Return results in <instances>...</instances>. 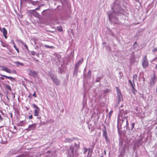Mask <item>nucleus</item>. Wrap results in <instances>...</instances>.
Masks as SVG:
<instances>
[{"mask_svg":"<svg viewBox=\"0 0 157 157\" xmlns=\"http://www.w3.org/2000/svg\"><path fill=\"white\" fill-rule=\"evenodd\" d=\"M2 29L0 27V30L1 31H2Z\"/></svg>","mask_w":157,"mask_h":157,"instance_id":"60","label":"nucleus"},{"mask_svg":"<svg viewBox=\"0 0 157 157\" xmlns=\"http://www.w3.org/2000/svg\"><path fill=\"white\" fill-rule=\"evenodd\" d=\"M56 29L59 32H62L63 31L62 27L61 26H57Z\"/></svg>","mask_w":157,"mask_h":157,"instance_id":"27","label":"nucleus"},{"mask_svg":"<svg viewBox=\"0 0 157 157\" xmlns=\"http://www.w3.org/2000/svg\"><path fill=\"white\" fill-rule=\"evenodd\" d=\"M3 120V118L1 116L0 114V122H1Z\"/></svg>","mask_w":157,"mask_h":157,"instance_id":"47","label":"nucleus"},{"mask_svg":"<svg viewBox=\"0 0 157 157\" xmlns=\"http://www.w3.org/2000/svg\"><path fill=\"white\" fill-rule=\"evenodd\" d=\"M0 67L1 68V70L2 71H5L6 72L10 73H11L10 70L6 67L0 66Z\"/></svg>","mask_w":157,"mask_h":157,"instance_id":"15","label":"nucleus"},{"mask_svg":"<svg viewBox=\"0 0 157 157\" xmlns=\"http://www.w3.org/2000/svg\"><path fill=\"white\" fill-rule=\"evenodd\" d=\"M155 69L157 70V64L156 65L155 67Z\"/></svg>","mask_w":157,"mask_h":157,"instance_id":"55","label":"nucleus"},{"mask_svg":"<svg viewBox=\"0 0 157 157\" xmlns=\"http://www.w3.org/2000/svg\"><path fill=\"white\" fill-rule=\"evenodd\" d=\"M129 113L127 110L124 111L123 110H121L120 113L118 114V117L117 120V129L118 131L121 128V124H123L124 121L125 122V127L127 128H128V117L126 115Z\"/></svg>","mask_w":157,"mask_h":157,"instance_id":"3","label":"nucleus"},{"mask_svg":"<svg viewBox=\"0 0 157 157\" xmlns=\"http://www.w3.org/2000/svg\"><path fill=\"white\" fill-rule=\"evenodd\" d=\"M137 44L136 42H135L133 44V47L135 48H136L137 46Z\"/></svg>","mask_w":157,"mask_h":157,"instance_id":"37","label":"nucleus"},{"mask_svg":"<svg viewBox=\"0 0 157 157\" xmlns=\"http://www.w3.org/2000/svg\"><path fill=\"white\" fill-rule=\"evenodd\" d=\"M25 155L23 154L18 156H17L16 157H25Z\"/></svg>","mask_w":157,"mask_h":157,"instance_id":"41","label":"nucleus"},{"mask_svg":"<svg viewBox=\"0 0 157 157\" xmlns=\"http://www.w3.org/2000/svg\"><path fill=\"white\" fill-rule=\"evenodd\" d=\"M0 111L1 113H3V112H2V111H1V110H0Z\"/></svg>","mask_w":157,"mask_h":157,"instance_id":"63","label":"nucleus"},{"mask_svg":"<svg viewBox=\"0 0 157 157\" xmlns=\"http://www.w3.org/2000/svg\"><path fill=\"white\" fill-rule=\"evenodd\" d=\"M28 98H30V99H31L32 98V97L31 96V93L29 94L28 96Z\"/></svg>","mask_w":157,"mask_h":157,"instance_id":"49","label":"nucleus"},{"mask_svg":"<svg viewBox=\"0 0 157 157\" xmlns=\"http://www.w3.org/2000/svg\"><path fill=\"white\" fill-rule=\"evenodd\" d=\"M40 110H34V116H39V113L40 112Z\"/></svg>","mask_w":157,"mask_h":157,"instance_id":"23","label":"nucleus"},{"mask_svg":"<svg viewBox=\"0 0 157 157\" xmlns=\"http://www.w3.org/2000/svg\"><path fill=\"white\" fill-rule=\"evenodd\" d=\"M29 75L32 76L34 78H35L37 75V74L35 71L30 70H29Z\"/></svg>","mask_w":157,"mask_h":157,"instance_id":"10","label":"nucleus"},{"mask_svg":"<svg viewBox=\"0 0 157 157\" xmlns=\"http://www.w3.org/2000/svg\"><path fill=\"white\" fill-rule=\"evenodd\" d=\"M6 89H8L10 90L11 91V88L10 86L8 84L6 85Z\"/></svg>","mask_w":157,"mask_h":157,"instance_id":"30","label":"nucleus"},{"mask_svg":"<svg viewBox=\"0 0 157 157\" xmlns=\"http://www.w3.org/2000/svg\"><path fill=\"white\" fill-rule=\"evenodd\" d=\"M104 154H106V151L105 150H104Z\"/></svg>","mask_w":157,"mask_h":157,"instance_id":"58","label":"nucleus"},{"mask_svg":"<svg viewBox=\"0 0 157 157\" xmlns=\"http://www.w3.org/2000/svg\"><path fill=\"white\" fill-rule=\"evenodd\" d=\"M128 82L130 84L131 86H132V85L133 84V82H132V81L130 80H128Z\"/></svg>","mask_w":157,"mask_h":157,"instance_id":"43","label":"nucleus"},{"mask_svg":"<svg viewBox=\"0 0 157 157\" xmlns=\"http://www.w3.org/2000/svg\"><path fill=\"white\" fill-rule=\"evenodd\" d=\"M17 67H18L19 65H21V66H24V64L23 63H20L19 62H14Z\"/></svg>","mask_w":157,"mask_h":157,"instance_id":"26","label":"nucleus"},{"mask_svg":"<svg viewBox=\"0 0 157 157\" xmlns=\"http://www.w3.org/2000/svg\"><path fill=\"white\" fill-rule=\"evenodd\" d=\"M31 53L33 55H34L36 54V52L34 51H31Z\"/></svg>","mask_w":157,"mask_h":157,"instance_id":"44","label":"nucleus"},{"mask_svg":"<svg viewBox=\"0 0 157 157\" xmlns=\"http://www.w3.org/2000/svg\"><path fill=\"white\" fill-rule=\"evenodd\" d=\"M37 125V123H33L31 125H29L28 127V128L26 129L28 131H31L35 130L36 128V126Z\"/></svg>","mask_w":157,"mask_h":157,"instance_id":"8","label":"nucleus"},{"mask_svg":"<svg viewBox=\"0 0 157 157\" xmlns=\"http://www.w3.org/2000/svg\"><path fill=\"white\" fill-rule=\"evenodd\" d=\"M6 98H7V99L8 100H9V98L8 97V96H7V95H6Z\"/></svg>","mask_w":157,"mask_h":157,"instance_id":"53","label":"nucleus"},{"mask_svg":"<svg viewBox=\"0 0 157 157\" xmlns=\"http://www.w3.org/2000/svg\"><path fill=\"white\" fill-rule=\"evenodd\" d=\"M107 33L109 35H110L112 36H114V33L112 32L111 30L109 29H108L107 31Z\"/></svg>","mask_w":157,"mask_h":157,"instance_id":"20","label":"nucleus"},{"mask_svg":"<svg viewBox=\"0 0 157 157\" xmlns=\"http://www.w3.org/2000/svg\"><path fill=\"white\" fill-rule=\"evenodd\" d=\"M136 2H138L139 1V0H135Z\"/></svg>","mask_w":157,"mask_h":157,"instance_id":"61","label":"nucleus"},{"mask_svg":"<svg viewBox=\"0 0 157 157\" xmlns=\"http://www.w3.org/2000/svg\"><path fill=\"white\" fill-rule=\"evenodd\" d=\"M107 133L106 132V129H105V130H103V136H107Z\"/></svg>","mask_w":157,"mask_h":157,"instance_id":"31","label":"nucleus"},{"mask_svg":"<svg viewBox=\"0 0 157 157\" xmlns=\"http://www.w3.org/2000/svg\"><path fill=\"white\" fill-rule=\"evenodd\" d=\"M103 77V76L102 75L100 77H97L95 80V82H100Z\"/></svg>","mask_w":157,"mask_h":157,"instance_id":"21","label":"nucleus"},{"mask_svg":"<svg viewBox=\"0 0 157 157\" xmlns=\"http://www.w3.org/2000/svg\"><path fill=\"white\" fill-rule=\"evenodd\" d=\"M83 58H82L75 64L74 67L78 68L79 66L83 63Z\"/></svg>","mask_w":157,"mask_h":157,"instance_id":"12","label":"nucleus"},{"mask_svg":"<svg viewBox=\"0 0 157 157\" xmlns=\"http://www.w3.org/2000/svg\"><path fill=\"white\" fill-rule=\"evenodd\" d=\"M0 79H2V80H4V78L3 77H1L0 78Z\"/></svg>","mask_w":157,"mask_h":157,"instance_id":"52","label":"nucleus"},{"mask_svg":"<svg viewBox=\"0 0 157 157\" xmlns=\"http://www.w3.org/2000/svg\"><path fill=\"white\" fill-rule=\"evenodd\" d=\"M33 96L35 97H36V93L35 92H34L33 94Z\"/></svg>","mask_w":157,"mask_h":157,"instance_id":"46","label":"nucleus"},{"mask_svg":"<svg viewBox=\"0 0 157 157\" xmlns=\"http://www.w3.org/2000/svg\"><path fill=\"white\" fill-rule=\"evenodd\" d=\"M81 142V140L76 139L74 143L69 146V148L67 149V156L68 157H74V156L76 157L79 155L78 151L80 148Z\"/></svg>","mask_w":157,"mask_h":157,"instance_id":"2","label":"nucleus"},{"mask_svg":"<svg viewBox=\"0 0 157 157\" xmlns=\"http://www.w3.org/2000/svg\"><path fill=\"white\" fill-rule=\"evenodd\" d=\"M33 16L38 18H39L40 17V15L39 13L36 11H35L34 12Z\"/></svg>","mask_w":157,"mask_h":157,"instance_id":"25","label":"nucleus"},{"mask_svg":"<svg viewBox=\"0 0 157 157\" xmlns=\"http://www.w3.org/2000/svg\"><path fill=\"white\" fill-rule=\"evenodd\" d=\"M112 11L107 12L109 19L111 24H119L120 22L116 16L122 14L123 10L121 6L120 0H115L111 5Z\"/></svg>","mask_w":157,"mask_h":157,"instance_id":"1","label":"nucleus"},{"mask_svg":"<svg viewBox=\"0 0 157 157\" xmlns=\"http://www.w3.org/2000/svg\"><path fill=\"white\" fill-rule=\"evenodd\" d=\"M63 71V70L60 67H59L58 69V72L59 73H62Z\"/></svg>","mask_w":157,"mask_h":157,"instance_id":"36","label":"nucleus"},{"mask_svg":"<svg viewBox=\"0 0 157 157\" xmlns=\"http://www.w3.org/2000/svg\"><path fill=\"white\" fill-rule=\"evenodd\" d=\"M113 113V111L111 110L110 111L109 113V115H108V117L109 118H110L111 116V115L112 114V113Z\"/></svg>","mask_w":157,"mask_h":157,"instance_id":"35","label":"nucleus"},{"mask_svg":"<svg viewBox=\"0 0 157 157\" xmlns=\"http://www.w3.org/2000/svg\"><path fill=\"white\" fill-rule=\"evenodd\" d=\"M20 126H23L25 125V123L23 121H21L20 122Z\"/></svg>","mask_w":157,"mask_h":157,"instance_id":"38","label":"nucleus"},{"mask_svg":"<svg viewBox=\"0 0 157 157\" xmlns=\"http://www.w3.org/2000/svg\"><path fill=\"white\" fill-rule=\"evenodd\" d=\"M35 12V10H31L29 11V13L33 14V15L34 14V12Z\"/></svg>","mask_w":157,"mask_h":157,"instance_id":"39","label":"nucleus"},{"mask_svg":"<svg viewBox=\"0 0 157 157\" xmlns=\"http://www.w3.org/2000/svg\"><path fill=\"white\" fill-rule=\"evenodd\" d=\"M42 15L46 17H48L50 14V11L49 9L44 10L42 12Z\"/></svg>","mask_w":157,"mask_h":157,"instance_id":"6","label":"nucleus"},{"mask_svg":"<svg viewBox=\"0 0 157 157\" xmlns=\"http://www.w3.org/2000/svg\"><path fill=\"white\" fill-rule=\"evenodd\" d=\"M84 77L86 79H90L91 77V71L90 70H89L87 74H83Z\"/></svg>","mask_w":157,"mask_h":157,"instance_id":"11","label":"nucleus"},{"mask_svg":"<svg viewBox=\"0 0 157 157\" xmlns=\"http://www.w3.org/2000/svg\"><path fill=\"white\" fill-rule=\"evenodd\" d=\"M49 75L54 84L57 86L60 85V81L58 78H57L56 75L53 74L52 72H49Z\"/></svg>","mask_w":157,"mask_h":157,"instance_id":"4","label":"nucleus"},{"mask_svg":"<svg viewBox=\"0 0 157 157\" xmlns=\"http://www.w3.org/2000/svg\"><path fill=\"white\" fill-rule=\"evenodd\" d=\"M43 125V124H42L40 123V126L41 125Z\"/></svg>","mask_w":157,"mask_h":157,"instance_id":"62","label":"nucleus"},{"mask_svg":"<svg viewBox=\"0 0 157 157\" xmlns=\"http://www.w3.org/2000/svg\"><path fill=\"white\" fill-rule=\"evenodd\" d=\"M33 118V115H31L29 116V119H32Z\"/></svg>","mask_w":157,"mask_h":157,"instance_id":"45","label":"nucleus"},{"mask_svg":"<svg viewBox=\"0 0 157 157\" xmlns=\"http://www.w3.org/2000/svg\"><path fill=\"white\" fill-rule=\"evenodd\" d=\"M123 144V142L121 140H120L119 141V148L121 147Z\"/></svg>","mask_w":157,"mask_h":157,"instance_id":"29","label":"nucleus"},{"mask_svg":"<svg viewBox=\"0 0 157 157\" xmlns=\"http://www.w3.org/2000/svg\"><path fill=\"white\" fill-rule=\"evenodd\" d=\"M13 115L12 113H11V117L12 118V117Z\"/></svg>","mask_w":157,"mask_h":157,"instance_id":"59","label":"nucleus"},{"mask_svg":"<svg viewBox=\"0 0 157 157\" xmlns=\"http://www.w3.org/2000/svg\"><path fill=\"white\" fill-rule=\"evenodd\" d=\"M78 68L74 67V71L73 73L74 76L77 77L78 75Z\"/></svg>","mask_w":157,"mask_h":157,"instance_id":"17","label":"nucleus"},{"mask_svg":"<svg viewBox=\"0 0 157 157\" xmlns=\"http://www.w3.org/2000/svg\"><path fill=\"white\" fill-rule=\"evenodd\" d=\"M0 75L4 77H6V78L10 79L11 80L13 79L14 80H15V79L11 77L8 76H7L6 75H2L1 74H0Z\"/></svg>","mask_w":157,"mask_h":157,"instance_id":"24","label":"nucleus"},{"mask_svg":"<svg viewBox=\"0 0 157 157\" xmlns=\"http://www.w3.org/2000/svg\"><path fill=\"white\" fill-rule=\"evenodd\" d=\"M137 76L136 74H134L133 75V80L134 81V80H136Z\"/></svg>","mask_w":157,"mask_h":157,"instance_id":"32","label":"nucleus"},{"mask_svg":"<svg viewBox=\"0 0 157 157\" xmlns=\"http://www.w3.org/2000/svg\"><path fill=\"white\" fill-rule=\"evenodd\" d=\"M54 58L55 59V60L56 61V62H60V61L61 59V56L59 54H55L54 55Z\"/></svg>","mask_w":157,"mask_h":157,"instance_id":"14","label":"nucleus"},{"mask_svg":"<svg viewBox=\"0 0 157 157\" xmlns=\"http://www.w3.org/2000/svg\"><path fill=\"white\" fill-rule=\"evenodd\" d=\"M135 124L134 123H132L131 124V128H130L128 127V128H127L126 127H125V125L124 126V128H126V130H131L132 131L133 130V129L134 127Z\"/></svg>","mask_w":157,"mask_h":157,"instance_id":"18","label":"nucleus"},{"mask_svg":"<svg viewBox=\"0 0 157 157\" xmlns=\"http://www.w3.org/2000/svg\"><path fill=\"white\" fill-rule=\"evenodd\" d=\"M10 154H11L12 155H13L15 154L17 152H15L14 151H10Z\"/></svg>","mask_w":157,"mask_h":157,"instance_id":"42","label":"nucleus"},{"mask_svg":"<svg viewBox=\"0 0 157 157\" xmlns=\"http://www.w3.org/2000/svg\"><path fill=\"white\" fill-rule=\"evenodd\" d=\"M20 42L22 44L25 48L28 51H29L27 45L21 40H19Z\"/></svg>","mask_w":157,"mask_h":157,"instance_id":"19","label":"nucleus"},{"mask_svg":"<svg viewBox=\"0 0 157 157\" xmlns=\"http://www.w3.org/2000/svg\"><path fill=\"white\" fill-rule=\"evenodd\" d=\"M84 149V151H83V153L85 154L86 153V152L87 151V149L86 147L83 148Z\"/></svg>","mask_w":157,"mask_h":157,"instance_id":"40","label":"nucleus"},{"mask_svg":"<svg viewBox=\"0 0 157 157\" xmlns=\"http://www.w3.org/2000/svg\"><path fill=\"white\" fill-rule=\"evenodd\" d=\"M105 137V139L106 141L108 140V138H107V136H104Z\"/></svg>","mask_w":157,"mask_h":157,"instance_id":"51","label":"nucleus"},{"mask_svg":"<svg viewBox=\"0 0 157 157\" xmlns=\"http://www.w3.org/2000/svg\"><path fill=\"white\" fill-rule=\"evenodd\" d=\"M156 80L157 78H156L155 75H154L153 76L151 77L149 83L150 86H153L156 82Z\"/></svg>","mask_w":157,"mask_h":157,"instance_id":"7","label":"nucleus"},{"mask_svg":"<svg viewBox=\"0 0 157 157\" xmlns=\"http://www.w3.org/2000/svg\"><path fill=\"white\" fill-rule=\"evenodd\" d=\"M12 94L13 95V99L15 97V95L14 93H12Z\"/></svg>","mask_w":157,"mask_h":157,"instance_id":"50","label":"nucleus"},{"mask_svg":"<svg viewBox=\"0 0 157 157\" xmlns=\"http://www.w3.org/2000/svg\"><path fill=\"white\" fill-rule=\"evenodd\" d=\"M133 84L132 85V86H131L133 90L135 91L136 92H137L136 90L135 89L134 86H135V84H134V81H133Z\"/></svg>","mask_w":157,"mask_h":157,"instance_id":"33","label":"nucleus"},{"mask_svg":"<svg viewBox=\"0 0 157 157\" xmlns=\"http://www.w3.org/2000/svg\"><path fill=\"white\" fill-rule=\"evenodd\" d=\"M11 42L13 44V47L15 48V49L17 51V52L18 53H19V49L18 48H17L16 47V45H15V44L13 40H12L11 41Z\"/></svg>","mask_w":157,"mask_h":157,"instance_id":"22","label":"nucleus"},{"mask_svg":"<svg viewBox=\"0 0 157 157\" xmlns=\"http://www.w3.org/2000/svg\"><path fill=\"white\" fill-rule=\"evenodd\" d=\"M142 64L143 67L144 68H145L147 67V56H144L143 59Z\"/></svg>","mask_w":157,"mask_h":157,"instance_id":"9","label":"nucleus"},{"mask_svg":"<svg viewBox=\"0 0 157 157\" xmlns=\"http://www.w3.org/2000/svg\"><path fill=\"white\" fill-rule=\"evenodd\" d=\"M33 107L36 109L35 110H40V108L35 104H33Z\"/></svg>","mask_w":157,"mask_h":157,"instance_id":"28","label":"nucleus"},{"mask_svg":"<svg viewBox=\"0 0 157 157\" xmlns=\"http://www.w3.org/2000/svg\"><path fill=\"white\" fill-rule=\"evenodd\" d=\"M76 139H77L76 137L72 138H66L65 141L66 143H71L73 142L74 140H76Z\"/></svg>","mask_w":157,"mask_h":157,"instance_id":"13","label":"nucleus"},{"mask_svg":"<svg viewBox=\"0 0 157 157\" xmlns=\"http://www.w3.org/2000/svg\"><path fill=\"white\" fill-rule=\"evenodd\" d=\"M0 96H2V95L1 94H0Z\"/></svg>","mask_w":157,"mask_h":157,"instance_id":"64","label":"nucleus"},{"mask_svg":"<svg viewBox=\"0 0 157 157\" xmlns=\"http://www.w3.org/2000/svg\"><path fill=\"white\" fill-rule=\"evenodd\" d=\"M44 46L47 48H54V47L53 46H49L47 45H44Z\"/></svg>","mask_w":157,"mask_h":157,"instance_id":"34","label":"nucleus"},{"mask_svg":"<svg viewBox=\"0 0 157 157\" xmlns=\"http://www.w3.org/2000/svg\"><path fill=\"white\" fill-rule=\"evenodd\" d=\"M117 96L118 101L116 107L118 106L120 102L121 101H123V100L122 96L120 92V90L118 89H117Z\"/></svg>","mask_w":157,"mask_h":157,"instance_id":"5","label":"nucleus"},{"mask_svg":"<svg viewBox=\"0 0 157 157\" xmlns=\"http://www.w3.org/2000/svg\"><path fill=\"white\" fill-rule=\"evenodd\" d=\"M40 6H39L38 7L36 8V9L35 10H35V11H36V10H39L40 8Z\"/></svg>","mask_w":157,"mask_h":157,"instance_id":"48","label":"nucleus"},{"mask_svg":"<svg viewBox=\"0 0 157 157\" xmlns=\"http://www.w3.org/2000/svg\"><path fill=\"white\" fill-rule=\"evenodd\" d=\"M1 32L3 33V36L6 39H7V31L6 29L5 28H2V31Z\"/></svg>","mask_w":157,"mask_h":157,"instance_id":"16","label":"nucleus"},{"mask_svg":"<svg viewBox=\"0 0 157 157\" xmlns=\"http://www.w3.org/2000/svg\"><path fill=\"white\" fill-rule=\"evenodd\" d=\"M142 79H143V81L144 82L145 81V78H144V77H143V78Z\"/></svg>","mask_w":157,"mask_h":157,"instance_id":"57","label":"nucleus"},{"mask_svg":"<svg viewBox=\"0 0 157 157\" xmlns=\"http://www.w3.org/2000/svg\"><path fill=\"white\" fill-rule=\"evenodd\" d=\"M102 44H103L104 45V44H106V43L104 42H103Z\"/></svg>","mask_w":157,"mask_h":157,"instance_id":"56","label":"nucleus"},{"mask_svg":"<svg viewBox=\"0 0 157 157\" xmlns=\"http://www.w3.org/2000/svg\"><path fill=\"white\" fill-rule=\"evenodd\" d=\"M136 92L135 91H134H134H133V94H135V93Z\"/></svg>","mask_w":157,"mask_h":157,"instance_id":"54","label":"nucleus"}]
</instances>
